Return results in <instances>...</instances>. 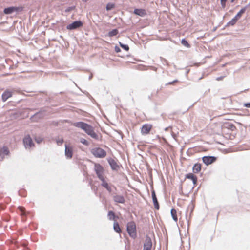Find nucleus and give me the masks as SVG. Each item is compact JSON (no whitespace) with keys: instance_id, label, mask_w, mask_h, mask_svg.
Instances as JSON below:
<instances>
[{"instance_id":"2f4dec72","label":"nucleus","mask_w":250,"mask_h":250,"mask_svg":"<svg viewBox=\"0 0 250 250\" xmlns=\"http://www.w3.org/2000/svg\"><path fill=\"white\" fill-rule=\"evenodd\" d=\"M18 208L20 209V210L21 212V215H24L25 214V213L24 212V208L22 207H19Z\"/></svg>"},{"instance_id":"9d476101","label":"nucleus","mask_w":250,"mask_h":250,"mask_svg":"<svg viewBox=\"0 0 250 250\" xmlns=\"http://www.w3.org/2000/svg\"><path fill=\"white\" fill-rule=\"evenodd\" d=\"M9 151L7 147L4 146L0 149V161H2L5 156L9 154Z\"/></svg>"},{"instance_id":"f8f14e48","label":"nucleus","mask_w":250,"mask_h":250,"mask_svg":"<svg viewBox=\"0 0 250 250\" xmlns=\"http://www.w3.org/2000/svg\"><path fill=\"white\" fill-rule=\"evenodd\" d=\"M12 95V92L9 90H5L2 94V100L3 102H5L8 98Z\"/></svg>"},{"instance_id":"4c0bfd02","label":"nucleus","mask_w":250,"mask_h":250,"mask_svg":"<svg viewBox=\"0 0 250 250\" xmlns=\"http://www.w3.org/2000/svg\"><path fill=\"white\" fill-rule=\"evenodd\" d=\"M234 0H231V2H233L234 1Z\"/></svg>"},{"instance_id":"6e6552de","label":"nucleus","mask_w":250,"mask_h":250,"mask_svg":"<svg viewBox=\"0 0 250 250\" xmlns=\"http://www.w3.org/2000/svg\"><path fill=\"white\" fill-rule=\"evenodd\" d=\"M152 241L149 237H147L144 244L143 250H151L152 248Z\"/></svg>"},{"instance_id":"ddd939ff","label":"nucleus","mask_w":250,"mask_h":250,"mask_svg":"<svg viewBox=\"0 0 250 250\" xmlns=\"http://www.w3.org/2000/svg\"><path fill=\"white\" fill-rule=\"evenodd\" d=\"M17 10H18L17 7H10L5 8L4 10V13L5 14H10L15 11H17Z\"/></svg>"},{"instance_id":"5701e85b","label":"nucleus","mask_w":250,"mask_h":250,"mask_svg":"<svg viewBox=\"0 0 250 250\" xmlns=\"http://www.w3.org/2000/svg\"><path fill=\"white\" fill-rule=\"evenodd\" d=\"M152 200H153V202L155 208L156 209H159V204H158L156 196L153 197Z\"/></svg>"},{"instance_id":"1a4fd4ad","label":"nucleus","mask_w":250,"mask_h":250,"mask_svg":"<svg viewBox=\"0 0 250 250\" xmlns=\"http://www.w3.org/2000/svg\"><path fill=\"white\" fill-rule=\"evenodd\" d=\"M202 160L206 165H208L214 162L216 158L213 156H204Z\"/></svg>"},{"instance_id":"0eeeda50","label":"nucleus","mask_w":250,"mask_h":250,"mask_svg":"<svg viewBox=\"0 0 250 250\" xmlns=\"http://www.w3.org/2000/svg\"><path fill=\"white\" fill-rule=\"evenodd\" d=\"M65 155L68 159H70L73 156V148L71 146L65 144Z\"/></svg>"},{"instance_id":"c85d7f7f","label":"nucleus","mask_w":250,"mask_h":250,"mask_svg":"<svg viewBox=\"0 0 250 250\" xmlns=\"http://www.w3.org/2000/svg\"><path fill=\"white\" fill-rule=\"evenodd\" d=\"M181 43L183 45H184L185 46H186L187 47H189V46H190L189 43L185 39H183L182 40Z\"/></svg>"},{"instance_id":"cd10ccee","label":"nucleus","mask_w":250,"mask_h":250,"mask_svg":"<svg viewBox=\"0 0 250 250\" xmlns=\"http://www.w3.org/2000/svg\"><path fill=\"white\" fill-rule=\"evenodd\" d=\"M119 44H120V45L121 46V47L122 48H123L124 49H125V50H126V51L129 50V48L127 45L124 44L122 43L121 42H119Z\"/></svg>"},{"instance_id":"bb28decb","label":"nucleus","mask_w":250,"mask_h":250,"mask_svg":"<svg viewBox=\"0 0 250 250\" xmlns=\"http://www.w3.org/2000/svg\"><path fill=\"white\" fill-rule=\"evenodd\" d=\"M114 4L111 3L107 4L106 9L107 11L112 9L114 7Z\"/></svg>"},{"instance_id":"9b49d317","label":"nucleus","mask_w":250,"mask_h":250,"mask_svg":"<svg viewBox=\"0 0 250 250\" xmlns=\"http://www.w3.org/2000/svg\"><path fill=\"white\" fill-rule=\"evenodd\" d=\"M152 125L150 124H145L143 125L141 128V133L142 134H147L151 129L152 128Z\"/></svg>"},{"instance_id":"4be33fe9","label":"nucleus","mask_w":250,"mask_h":250,"mask_svg":"<svg viewBox=\"0 0 250 250\" xmlns=\"http://www.w3.org/2000/svg\"><path fill=\"white\" fill-rule=\"evenodd\" d=\"M177 212L176 211L175 209H172L171 210V216L172 217V218L175 221V222H177V220H178V218H177Z\"/></svg>"},{"instance_id":"7ed1b4c3","label":"nucleus","mask_w":250,"mask_h":250,"mask_svg":"<svg viewBox=\"0 0 250 250\" xmlns=\"http://www.w3.org/2000/svg\"><path fill=\"white\" fill-rule=\"evenodd\" d=\"M91 152L95 157L98 158H104L105 157L106 154L105 150L99 147L92 149Z\"/></svg>"},{"instance_id":"39448f33","label":"nucleus","mask_w":250,"mask_h":250,"mask_svg":"<svg viewBox=\"0 0 250 250\" xmlns=\"http://www.w3.org/2000/svg\"><path fill=\"white\" fill-rule=\"evenodd\" d=\"M23 144L26 149L30 148L34 146L32 140L29 135H26L23 139Z\"/></svg>"},{"instance_id":"20e7f679","label":"nucleus","mask_w":250,"mask_h":250,"mask_svg":"<svg viewBox=\"0 0 250 250\" xmlns=\"http://www.w3.org/2000/svg\"><path fill=\"white\" fill-rule=\"evenodd\" d=\"M94 170L98 178L102 180L103 178L104 177L103 175L104 169L103 167L99 164H95Z\"/></svg>"},{"instance_id":"f257e3e1","label":"nucleus","mask_w":250,"mask_h":250,"mask_svg":"<svg viewBox=\"0 0 250 250\" xmlns=\"http://www.w3.org/2000/svg\"><path fill=\"white\" fill-rule=\"evenodd\" d=\"M73 125L76 127L80 128L83 130L85 133L90 136L92 138L95 139H98V137L97 134L94 131L92 126L90 125L82 122L74 123Z\"/></svg>"},{"instance_id":"c756f323","label":"nucleus","mask_w":250,"mask_h":250,"mask_svg":"<svg viewBox=\"0 0 250 250\" xmlns=\"http://www.w3.org/2000/svg\"><path fill=\"white\" fill-rule=\"evenodd\" d=\"M56 141L57 145L59 146L61 145L63 142V139L62 138H58Z\"/></svg>"},{"instance_id":"7c9ffc66","label":"nucleus","mask_w":250,"mask_h":250,"mask_svg":"<svg viewBox=\"0 0 250 250\" xmlns=\"http://www.w3.org/2000/svg\"><path fill=\"white\" fill-rule=\"evenodd\" d=\"M80 142L86 146H87L88 145V141L83 138H81L80 139Z\"/></svg>"},{"instance_id":"72a5a7b5","label":"nucleus","mask_w":250,"mask_h":250,"mask_svg":"<svg viewBox=\"0 0 250 250\" xmlns=\"http://www.w3.org/2000/svg\"><path fill=\"white\" fill-rule=\"evenodd\" d=\"M115 50L117 53L120 52V51H121L120 48L117 46H116L115 47Z\"/></svg>"},{"instance_id":"a211bd4d","label":"nucleus","mask_w":250,"mask_h":250,"mask_svg":"<svg viewBox=\"0 0 250 250\" xmlns=\"http://www.w3.org/2000/svg\"><path fill=\"white\" fill-rule=\"evenodd\" d=\"M201 169V165L200 164H195L193 167V171L194 173L199 172Z\"/></svg>"},{"instance_id":"6ab92c4d","label":"nucleus","mask_w":250,"mask_h":250,"mask_svg":"<svg viewBox=\"0 0 250 250\" xmlns=\"http://www.w3.org/2000/svg\"><path fill=\"white\" fill-rule=\"evenodd\" d=\"M186 177L188 179H191L194 184H195L197 182V178L193 174L189 173L187 175Z\"/></svg>"},{"instance_id":"e433bc0d","label":"nucleus","mask_w":250,"mask_h":250,"mask_svg":"<svg viewBox=\"0 0 250 250\" xmlns=\"http://www.w3.org/2000/svg\"><path fill=\"white\" fill-rule=\"evenodd\" d=\"M156 195H155V191H154V190H153V191H152V197L153 198V197H156Z\"/></svg>"},{"instance_id":"c9c22d12","label":"nucleus","mask_w":250,"mask_h":250,"mask_svg":"<svg viewBox=\"0 0 250 250\" xmlns=\"http://www.w3.org/2000/svg\"><path fill=\"white\" fill-rule=\"evenodd\" d=\"M36 141L38 143H40L42 141V139L41 138L36 139Z\"/></svg>"},{"instance_id":"b1692460","label":"nucleus","mask_w":250,"mask_h":250,"mask_svg":"<svg viewBox=\"0 0 250 250\" xmlns=\"http://www.w3.org/2000/svg\"><path fill=\"white\" fill-rule=\"evenodd\" d=\"M108 217L110 220H114L115 218L114 213L112 211H109L108 213Z\"/></svg>"},{"instance_id":"412c9836","label":"nucleus","mask_w":250,"mask_h":250,"mask_svg":"<svg viewBox=\"0 0 250 250\" xmlns=\"http://www.w3.org/2000/svg\"><path fill=\"white\" fill-rule=\"evenodd\" d=\"M113 229L115 232L117 233H120L121 231V229L119 227V224L115 222L113 224Z\"/></svg>"},{"instance_id":"473e14b6","label":"nucleus","mask_w":250,"mask_h":250,"mask_svg":"<svg viewBox=\"0 0 250 250\" xmlns=\"http://www.w3.org/2000/svg\"><path fill=\"white\" fill-rule=\"evenodd\" d=\"M226 1L227 0H221V4L223 8L225 7Z\"/></svg>"},{"instance_id":"58836bf2","label":"nucleus","mask_w":250,"mask_h":250,"mask_svg":"<svg viewBox=\"0 0 250 250\" xmlns=\"http://www.w3.org/2000/svg\"><path fill=\"white\" fill-rule=\"evenodd\" d=\"M220 79H221L220 78H217V80H220Z\"/></svg>"},{"instance_id":"dca6fc26","label":"nucleus","mask_w":250,"mask_h":250,"mask_svg":"<svg viewBox=\"0 0 250 250\" xmlns=\"http://www.w3.org/2000/svg\"><path fill=\"white\" fill-rule=\"evenodd\" d=\"M134 13L137 15L143 17L146 15V11L142 9H135L134 11Z\"/></svg>"},{"instance_id":"423d86ee","label":"nucleus","mask_w":250,"mask_h":250,"mask_svg":"<svg viewBox=\"0 0 250 250\" xmlns=\"http://www.w3.org/2000/svg\"><path fill=\"white\" fill-rule=\"evenodd\" d=\"M83 25V23L80 21H77L68 25L66 27L68 30H74L78 28Z\"/></svg>"},{"instance_id":"393cba45","label":"nucleus","mask_w":250,"mask_h":250,"mask_svg":"<svg viewBox=\"0 0 250 250\" xmlns=\"http://www.w3.org/2000/svg\"><path fill=\"white\" fill-rule=\"evenodd\" d=\"M118 33V31L117 29H113L112 31H110L108 33V36L113 37L116 36Z\"/></svg>"},{"instance_id":"a19ab883","label":"nucleus","mask_w":250,"mask_h":250,"mask_svg":"<svg viewBox=\"0 0 250 250\" xmlns=\"http://www.w3.org/2000/svg\"><path fill=\"white\" fill-rule=\"evenodd\" d=\"M168 129V128H166L165 130H167Z\"/></svg>"},{"instance_id":"ea45409f","label":"nucleus","mask_w":250,"mask_h":250,"mask_svg":"<svg viewBox=\"0 0 250 250\" xmlns=\"http://www.w3.org/2000/svg\"><path fill=\"white\" fill-rule=\"evenodd\" d=\"M83 1H84L86 2V1H87V0H83Z\"/></svg>"},{"instance_id":"4468645a","label":"nucleus","mask_w":250,"mask_h":250,"mask_svg":"<svg viewBox=\"0 0 250 250\" xmlns=\"http://www.w3.org/2000/svg\"><path fill=\"white\" fill-rule=\"evenodd\" d=\"M114 201L119 203H124L125 202V199L122 195H115L113 197Z\"/></svg>"},{"instance_id":"aec40b11","label":"nucleus","mask_w":250,"mask_h":250,"mask_svg":"<svg viewBox=\"0 0 250 250\" xmlns=\"http://www.w3.org/2000/svg\"><path fill=\"white\" fill-rule=\"evenodd\" d=\"M248 6H246L241 9L240 11L237 14V15L235 16L238 19H239L242 16V15L245 13L246 9H247Z\"/></svg>"},{"instance_id":"f704fd0d","label":"nucleus","mask_w":250,"mask_h":250,"mask_svg":"<svg viewBox=\"0 0 250 250\" xmlns=\"http://www.w3.org/2000/svg\"><path fill=\"white\" fill-rule=\"evenodd\" d=\"M244 106L248 107V108H250V103L245 104Z\"/></svg>"},{"instance_id":"f03ea898","label":"nucleus","mask_w":250,"mask_h":250,"mask_svg":"<svg viewBox=\"0 0 250 250\" xmlns=\"http://www.w3.org/2000/svg\"><path fill=\"white\" fill-rule=\"evenodd\" d=\"M127 231L130 237L135 238L136 237V227L134 222H130L127 224Z\"/></svg>"},{"instance_id":"a878e982","label":"nucleus","mask_w":250,"mask_h":250,"mask_svg":"<svg viewBox=\"0 0 250 250\" xmlns=\"http://www.w3.org/2000/svg\"><path fill=\"white\" fill-rule=\"evenodd\" d=\"M238 20V19L237 18L234 17L230 21H229L228 23L227 24L229 25H234L236 23Z\"/></svg>"},{"instance_id":"79ce46f5","label":"nucleus","mask_w":250,"mask_h":250,"mask_svg":"<svg viewBox=\"0 0 250 250\" xmlns=\"http://www.w3.org/2000/svg\"><path fill=\"white\" fill-rule=\"evenodd\" d=\"M91 77H92V76H89V79H91Z\"/></svg>"},{"instance_id":"f3484780","label":"nucleus","mask_w":250,"mask_h":250,"mask_svg":"<svg viewBox=\"0 0 250 250\" xmlns=\"http://www.w3.org/2000/svg\"><path fill=\"white\" fill-rule=\"evenodd\" d=\"M102 181V186L105 188L108 191H111V188L108 185V184L105 181L104 177L103 178L102 180H101Z\"/></svg>"},{"instance_id":"2eb2a0df","label":"nucleus","mask_w":250,"mask_h":250,"mask_svg":"<svg viewBox=\"0 0 250 250\" xmlns=\"http://www.w3.org/2000/svg\"><path fill=\"white\" fill-rule=\"evenodd\" d=\"M108 163L112 169L117 170L118 168V165L113 159H110L108 160Z\"/></svg>"}]
</instances>
